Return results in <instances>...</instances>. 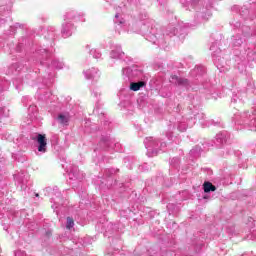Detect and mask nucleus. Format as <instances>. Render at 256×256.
Masks as SVG:
<instances>
[{
  "mask_svg": "<svg viewBox=\"0 0 256 256\" xmlns=\"http://www.w3.org/2000/svg\"><path fill=\"white\" fill-rule=\"evenodd\" d=\"M176 83L177 85H189V80L184 78H178Z\"/></svg>",
  "mask_w": 256,
  "mask_h": 256,
  "instance_id": "obj_6",
  "label": "nucleus"
},
{
  "mask_svg": "<svg viewBox=\"0 0 256 256\" xmlns=\"http://www.w3.org/2000/svg\"><path fill=\"white\" fill-rule=\"evenodd\" d=\"M36 197H39V194H36Z\"/></svg>",
  "mask_w": 256,
  "mask_h": 256,
  "instance_id": "obj_8",
  "label": "nucleus"
},
{
  "mask_svg": "<svg viewBox=\"0 0 256 256\" xmlns=\"http://www.w3.org/2000/svg\"><path fill=\"white\" fill-rule=\"evenodd\" d=\"M204 193H211V191H217V187L213 185L211 182H204Z\"/></svg>",
  "mask_w": 256,
  "mask_h": 256,
  "instance_id": "obj_3",
  "label": "nucleus"
},
{
  "mask_svg": "<svg viewBox=\"0 0 256 256\" xmlns=\"http://www.w3.org/2000/svg\"><path fill=\"white\" fill-rule=\"evenodd\" d=\"M58 120L61 125H69V116L60 114L58 115Z\"/></svg>",
  "mask_w": 256,
  "mask_h": 256,
  "instance_id": "obj_4",
  "label": "nucleus"
},
{
  "mask_svg": "<svg viewBox=\"0 0 256 256\" xmlns=\"http://www.w3.org/2000/svg\"><path fill=\"white\" fill-rule=\"evenodd\" d=\"M147 85L144 81H139V82H132L130 84V89L131 91H139V89L145 87Z\"/></svg>",
  "mask_w": 256,
  "mask_h": 256,
  "instance_id": "obj_2",
  "label": "nucleus"
},
{
  "mask_svg": "<svg viewBox=\"0 0 256 256\" xmlns=\"http://www.w3.org/2000/svg\"><path fill=\"white\" fill-rule=\"evenodd\" d=\"M171 79H175V81L177 82L178 79H179V76H177V75H172V76H171Z\"/></svg>",
  "mask_w": 256,
  "mask_h": 256,
  "instance_id": "obj_7",
  "label": "nucleus"
},
{
  "mask_svg": "<svg viewBox=\"0 0 256 256\" xmlns=\"http://www.w3.org/2000/svg\"><path fill=\"white\" fill-rule=\"evenodd\" d=\"M74 225H75V220H73V218L71 217H67L66 229L71 230L73 229Z\"/></svg>",
  "mask_w": 256,
  "mask_h": 256,
  "instance_id": "obj_5",
  "label": "nucleus"
},
{
  "mask_svg": "<svg viewBox=\"0 0 256 256\" xmlns=\"http://www.w3.org/2000/svg\"><path fill=\"white\" fill-rule=\"evenodd\" d=\"M39 153H47V136L45 134L37 135Z\"/></svg>",
  "mask_w": 256,
  "mask_h": 256,
  "instance_id": "obj_1",
  "label": "nucleus"
}]
</instances>
